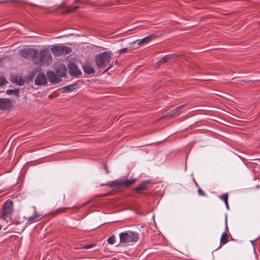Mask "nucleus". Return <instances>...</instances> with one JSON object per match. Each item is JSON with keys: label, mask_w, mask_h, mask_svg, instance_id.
I'll list each match as a JSON object with an SVG mask.
<instances>
[{"label": "nucleus", "mask_w": 260, "mask_h": 260, "mask_svg": "<svg viewBox=\"0 0 260 260\" xmlns=\"http://www.w3.org/2000/svg\"><path fill=\"white\" fill-rule=\"evenodd\" d=\"M113 55V53L110 51L97 54L94 58V61L98 68H105L109 64Z\"/></svg>", "instance_id": "nucleus-1"}, {"label": "nucleus", "mask_w": 260, "mask_h": 260, "mask_svg": "<svg viewBox=\"0 0 260 260\" xmlns=\"http://www.w3.org/2000/svg\"><path fill=\"white\" fill-rule=\"evenodd\" d=\"M13 212V204L11 200H7L3 204L1 209V218L7 223L11 220Z\"/></svg>", "instance_id": "nucleus-2"}, {"label": "nucleus", "mask_w": 260, "mask_h": 260, "mask_svg": "<svg viewBox=\"0 0 260 260\" xmlns=\"http://www.w3.org/2000/svg\"><path fill=\"white\" fill-rule=\"evenodd\" d=\"M139 235L136 232L127 231L119 234V245H123L128 243L136 242L138 240Z\"/></svg>", "instance_id": "nucleus-3"}, {"label": "nucleus", "mask_w": 260, "mask_h": 260, "mask_svg": "<svg viewBox=\"0 0 260 260\" xmlns=\"http://www.w3.org/2000/svg\"><path fill=\"white\" fill-rule=\"evenodd\" d=\"M40 56L39 58V65H49L52 63V58L48 49L41 50L40 52Z\"/></svg>", "instance_id": "nucleus-4"}, {"label": "nucleus", "mask_w": 260, "mask_h": 260, "mask_svg": "<svg viewBox=\"0 0 260 260\" xmlns=\"http://www.w3.org/2000/svg\"><path fill=\"white\" fill-rule=\"evenodd\" d=\"M135 181L136 179H126L120 178L109 182L108 185L110 187H118L122 186L127 187L134 184Z\"/></svg>", "instance_id": "nucleus-5"}, {"label": "nucleus", "mask_w": 260, "mask_h": 260, "mask_svg": "<svg viewBox=\"0 0 260 260\" xmlns=\"http://www.w3.org/2000/svg\"><path fill=\"white\" fill-rule=\"evenodd\" d=\"M52 53L56 56L66 55L70 53L71 49L70 47L65 46H54L51 49Z\"/></svg>", "instance_id": "nucleus-6"}, {"label": "nucleus", "mask_w": 260, "mask_h": 260, "mask_svg": "<svg viewBox=\"0 0 260 260\" xmlns=\"http://www.w3.org/2000/svg\"><path fill=\"white\" fill-rule=\"evenodd\" d=\"M47 83V79L45 74L41 73L38 74L35 80V83L38 85H44Z\"/></svg>", "instance_id": "nucleus-7"}, {"label": "nucleus", "mask_w": 260, "mask_h": 260, "mask_svg": "<svg viewBox=\"0 0 260 260\" xmlns=\"http://www.w3.org/2000/svg\"><path fill=\"white\" fill-rule=\"evenodd\" d=\"M47 76L50 82L52 83H58L61 81V79L58 76L52 71H48Z\"/></svg>", "instance_id": "nucleus-8"}, {"label": "nucleus", "mask_w": 260, "mask_h": 260, "mask_svg": "<svg viewBox=\"0 0 260 260\" xmlns=\"http://www.w3.org/2000/svg\"><path fill=\"white\" fill-rule=\"evenodd\" d=\"M12 106L11 101L7 99H0V109L7 110Z\"/></svg>", "instance_id": "nucleus-9"}, {"label": "nucleus", "mask_w": 260, "mask_h": 260, "mask_svg": "<svg viewBox=\"0 0 260 260\" xmlns=\"http://www.w3.org/2000/svg\"><path fill=\"white\" fill-rule=\"evenodd\" d=\"M69 72L72 75L77 76L81 74L76 64L74 63H70L68 66Z\"/></svg>", "instance_id": "nucleus-10"}, {"label": "nucleus", "mask_w": 260, "mask_h": 260, "mask_svg": "<svg viewBox=\"0 0 260 260\" xmlns=\"http://www.w3.org/2000/svg\"><path fill=\"white\" fill-rule=\"evenodd\" d=\"M67 72V68L63 64H59L57 67L56 72L58 77L61 78L66 76Z\"/></svg>", "instance_id": "nucleus-11"}, {"label": "nucleus", "mask_w": 260, "mask_h": 260, "mask_svg": "<svg viewBox=\"0 0 260 260\" xmlns=\"http://www.w3.org/2000/svg\"><path fill=\"white\" fill-rule=\"evenodd\" d=\"M185 105H181L180 106H179L178 107H176L173 110H171L170 112L167 113L166 114V115L165 116V117H169V116H176L178 115L180 111L184 107Z\"/></svg>", "instance_id": "nucleus-12"}, {"label": "nucleus", "mask_w": 260, "mask_h": 260, "mask_svg": "<svg viewBox=\"0 0 260 260\" xmlns=\"http://www.w3.org/2000/svg\"><path fill=\"white\" fill-rule=\"evenodd\" d=\"M34 49L32 48H25L21 50L20 55L24 58H27L33 53Z\"/></svg>", "instance_id": "nucleus-13"}, {"label": "nucleus", "mask_w": 260, "mask_h": 260, "mask_svg": "<svg viewBox=\"0 0 260 260\" xmlns=\"http://www.w3.org/2000/svg\"><path fill=\"white\" fill-rule=\"evenodd\" d=\"M34 212L32 216L28 217H25L26 220L29 223H32L34 222L37 221L36 219L39 217H40V215L37 212L35 208H34Z\"/></svg>", "instance_id": "nucleus-14"}, {"label": "nucleus", "mask_w": 260, "mask_h": 260, "mask_svg": "<svg viewBox=\"0 0 260 260\" xmlns=\"http://www.w3.org/2000/svg\"><path fill=\"white\" fill-rule=\"evenodd\" d=\"M82 67L84 72L87 73V74H90L94 73V70L93 69L91 65L88 63H84Z\"/></svg>", "instance_id": "nucleus-15"}, {"label": "nucleus", "mask_w": 260, "mask_h": 260, "mask_svg": "<svg viewBox=\"0 0 260 260\" xmlns=\"http://www.w3.org/2000/svg\"><path fill=\"white\" fill-rule=\"evenodd\" d=\"M31 55L34 63L39 65V58L40 56V52L34 49L33 53Z\"/></svg>", "instance_id": "nucleus-16"}, {"label": "nucleus", "mask_w": 260, "mask_h": 260, "mask_svg": "<svg viewBox=\"0 0 260 260\" xmlns=\"http://www.w3.org/2000/svg\"><path fill=\"white\" fill-rule=\"evenodd\" d=\"M228 235L226 233H222L220 239V245L219 248L221 247L223 245L226 244L228 242Z\"/></svg>", "instance_id": "nucleus-17"}, {"label": "nucleus", "mask_w": 260, "mask_h": 260, "mask_svg": "<svg viewBox=\"0 0 260 260\" xmlns=\"http://www.w3.org/2000/svg\"><path fill=\"white\" fill-rule=\"evenodd\" d=\"M148 183V182L147 181L142 182L135 188V191L136 192H139L141 190H144L146 188V185Z\"/></svg>", "instance_id": "nucleus-18"}, {"label": "nucleus", "mask_w": 260, "mask_h": 260, "mask_svg": "<svg viewBox=\"0 0 260 260\" xmlns=\"http://www.w3.org/2000/svg\"><path fill=\"white\" fill-rule=\"evenodd\" d=\"M152 37V36H147L144 38H143V39H141V40H137V41H134L132 43V44H135L136 43V42H137L138 43V45H140L141 44H142L143 43H144V42H147L148 41V40H149Z\"/></svg>", "instance_id": "nucleus-19"}, {"label": "nucleus", "mask_w": 260, "mask_h": 260, "mask_svg": "<svg viewBox=\"0 0 260 260\" xmlns=\"http://www.w3.org/2000/svg\"><path fill=\"white\" fill-rule=\"evenodd\" d=\"M13 81L19 85H23L24 83V80L20 77H15Z\"/></svg>", "instance_id": "nucleus-20"}, {"label": "nucleus", "mask_w": 260, "mask_h": 260, "mask_svg": "<svg viewBox=\"0 0 260 260\" xmlns=\"http://www.w3.org/2000/svg\"><path fill=\"white\" fill-rule=\"evenodd\" d=\"M74 89V86L69 85L62 88V92H67L72 91Z\"/></svg>", "instance_id": "nucleus-21"}, {"label": "nucleus", "mask_w": 260, "mask_h": 260, "mask_svg": "<svg viewBox=\"0 0 260 260\" xmlns=\"http://www.w3.org/2000/svg\"><path fill=\"white\" fill-rule=\"evenodd\" d=\"M115 241H116V238H115V237L114 236H111L107 240L108 243L109 244H114Z\"/></svg>", "instance_id": "nucleus-22"}, {"label": "nucleus", "mask_w": 260, "mask_h": 260, "mask_svg": "<svg viewBox=\"0 0 260 260\" xmlns=\"http://www.w3.org/2000/svg\"><path fill=\"white\" fill-rule=\"evenodd\" d=\"M78 8V6H72L67 9V10L66 11L65 13H68L72 12L73 11L76 10Z\"/></svg>", "instance_id": "nucleus-23"}, {"label": "nucleus", "mask_w": 260, "mask_h": 260, "mask_svg": "<svg viewBox=\"0 0 260 260\" xmlns=\"http://www.w3.org/2000/svg\"><path fill=\"white\" fill-rule=\"evenodd\" d=\"M170 59V56L169 55L165 56L162 58L158 61V63L167 62Z\"/></svg>", "instance_id": "nucleus-24"}, {"label": "nucleus", "mask_w": 260, "mask_h": 260, "mask_svg": "<svg viewBox=\"0 0 260 260\" xmlns=\"http://www.w3.org/2000/svg\"><path fill=\"white\" fill-rule=\"evenodd\" d=\"M220 198L223 200L224 202H226L228 200V195L227 193H223L220 196Z\"/></svg>", "instance_id": "nucleus-25"}, {"label": "nucleus", "mask_w": 260, "mask_h": 260, "mask_svg": "<svg viewBox=\"0 0 260 260\" xmlns=\"http://www.w3.org/2000/svg\"><path fill=\"white\" fill-rule=\"evenodd\" d=\"M7 83V80L4 77L0 76V86H2Z\"/></svg>", "instance_id": "nucleus-26"}, {"label": "nucleus", "mask_w": 260, "mask_h": 260, "mask_svg": "<svg viewBox=\"0 0 260 260\" xmlns=\"http://www.w3.org/2000/svg\"><path fill=\"white\" fill-rule=\"evenodd\" d=\"M95 245V244H90L85 245L81 247V248H85V249H89L94 247Z\"/></svg>", "instance_id": "nucleus-27"}, {"label": "nucleus", "mask_w": 260, "mask_h": 260, "mask_svg": "<svg viewBox=\"0 0 260 260\" xmlns=\"http://www.w3.org/2000/svg\"><path fill=\"white\" fill-rule=\"evenodd\" d=\"M117 64V60H116L114 62H112V63L109 66V67L106 70H105L104 71V73H105L108 70H109V69L112 68L114 64Z\"/></svg>", "instance_id": "nucleus-28"}, {"label": "nucleus", "mask_w": 260, "mask_h": 260, "mask_svg": "<svg viewBox=\"0 0 260 260\" xmlns=\"http://www.w3.org/2000/svg\"><path fill=\"white\" fill-rule=\"evenodd\" d=\"M198 192L199 195L200 196H205V193L200 188H199L198 189Z\"/></svg>", "instance_id": "nucleus-29"}, {"label": "nucleus", "mask_w": 260, "mask_h": 260, "mask_svg": "<svg viewBox=\"0 0 260 260\" xmlns=\"http://www.w3.org/2000/svg\"><path fill=\"white\" fill-rule=\"evenodd\" d=\"M127 50V48H122V49H120L119 50V52L120 54H122V53L125 52Z\"/></svg>", "instance_id": "nucleus-30"}, {"label": "nucleus", "mask_w": 260, "mask_h": 260, "mask_svg": "<svg viewBox=\"0 0 260 260\" xmlns=\"http://www.w3.org/2000/svg\"><path fill=\"white\" fill-rule=\"evenodd\" d=\"M15 91L14 90H7V93L8 94H12L13 92H14Z\"/></svg>", "instance_id": "nucleus-31"}, {"label": "nucleus", "mask_w": 260, "mask_h": 260, "mask_svg": "<svg viewBox=\"0 0 260 260\" xmlns=\"http://www.w3.org/2000/svg\"><path fill=\"white\" fill-rule=\"evenodd\" d=\"M162 63H158V61H157L156 63V67H159L160 64H161Z\"/></svg>", "instance_id": "nucleus-32"}, {"label": "nucleus", "mask_w": 260, "mask_h": 260, "mask_svg": "<svg viewBox=\"0 0 260 260\" xmlns=\"http://www.w3.org/2000/svg\"><path fill=\"white\" fill-rule=\"evenodd\" d=\"M104 168H105V171H106V173H109V171H108V169H107V166H105V167H104Z\"/></svg>", "instance_id": "nucleus-33"}, {"label": "nucleus", "mask_w": 260, "mask_h": 260, "mask_svg": "<svg viewBox=\"0 0 260 260\" xmlns=\"http://www.w3.org/2000/svg\"><path fill=\"white\" fill-rule=\"evenodd\" d=\"M225 205H226V207L227 208V209H229V205H228V201L226 202H224Z\"/></svg>", "instance_id": "nucleus-34"}, {"label": "nucleus", "mask_w": 260, "mask_h": 260, "mask_svg": "<svg viewBox=\"0 0 260 260\" xmlns=\"http://www.w3.org/2000/svg\"><path fill=\"white\" fill-rule=\"evenodd\" d=\"M225 225H226V227L227 228V221H226V218H225Z\"/></svg>", "instance_id": "nucleus-35"}, {"label": "nucleus", "mask_w": 260, "mask_h": 260, "mask_svg": "<svg viewBox=\"0 0 260 260\" xmlns=\"http://www.w3.org/2000/svg\"><path fill=\"white\" fill-rule=\"evenodd\" d=\"M60 210H58V211H57V213H60Z\"/></svg>", "instance_id": "nucleus-36"}, {"label": "nucleus", "mask_w": 260, "mask_h": 260, "mask_svg": "<svg viewBox=\"0 0 260 260\" xmlns=\"http://www.w3.org/2000/svg\"><path fill=\"white\" fill-rule=\"evenodd\" d=\"M66 208H64V209H63L62 210H66Z\"/></svg>", "instance_id": "nucleus-37"}]
</instances>
